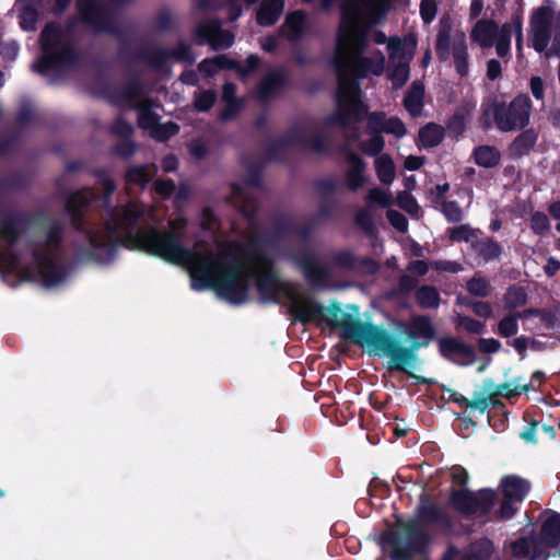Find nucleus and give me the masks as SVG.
<instances>
[{
    "label": "nucleus",
    "instance_id": "obj_1",
    "mask_svg": "<svg viewBox=\"0 0 560 560\" xmlns=\"http://www.w3.org/2000/svg\"><path fill=\"white\" fill-rule=\"evenodd\" d=\"M143 215V208L138 203H129L112 215V253L121 243L183 265L189 271L194 289H213L220 298L236 304L246 300L249 280L255 279L265 301H280L285 296L300 322L342 326L346 336L359 343L349 336L348 328L363 323L345 322L339 307L318 305L298 288L281 281L271 267L264 241L256 237L243 242L217 241L214 249L188 250L180 244V231L187 223L184 218L171 221L170 232L154 229L133 232V224Z\"/></svg>",
    "mask_w": 560,
    "mask_h": 560
},
{
    "label": "nucleus",
    "instance_id": "obj_2",
    "mask_svg": "<svg viewBox=\"0 0 560 560\" xmlns=\"http://www.w3.org/2000/svg\"><path fill=\"white\" fill-rule=\"evenodd\" d=\"M389 0H345L337 37L335 67L338 78L336 110L322 121V130L346 127L366 113L357 79L381 75L385 57L380 50L363 55L366 47L364 27L377 23L387 12Z\"/></svg>",
    "mask_w": 560,
    "mask_h": 560
},
{
    "label": "nucleus",
    "instance_id": "obj_3",
    "mask_svg": "<svg viewBox=\"0 0 560 560\" xmlns=\"http://www.w3.org/2000/svg\"><path fill=\"white\" fill-rule=\"evenodd\" d=\"M401 532L384 530L381 541L390 546L392 560H412L424 556L432 537L429 529L450 533L454 528L452 515L431 495L422 493L412 518L400 524Z\"/></svg>",
    "mask_w": 560,
    "mask_h": 560
},
{
    "label": "nucleus",
    "instance_id": "obj_4",
    "mask_svg": "<svg viewBox=\"0 0 560 560\" xmlns=\"http://www.w3.org/2000/svg\"><path fill=\"white\" fill-rule=\"evenodd\" d=\"M350 337L360 346L365 347L374 354H385L396 365L411 364L417 358V351L425 347L435 336V328L425 316L412 318L408 326L409 347H402L395 342L383 329L371 324H355L348 328Z\"/></svg>",
    "mask_w": 560,
    "mask_h": 560
},
{
    "label": "nucleus",
    "instance_id": "obj_5",
    "mask_svg": "<svg viewBox=\"0 0 560 560\" xmlns=\"http://www.w3.org/2000/svg\"><path fill=\"white\" fill-rule=\"evenodd\" d=\"M60 240V229L52 226L47 232L46 249H34L32 266L30 257L16 255L11 249L0 250V271L12 273L21 279L40 281L45 287H52L65 278L63 270L52 260L48 250Z\"/></svg>",
    "mask_w": 560,
    "mask_h": 560
},
{
    "label": "nucleus",
    "instance_id": "obj_6",
    "mask_svg": "<svg viewBox=\"0 0 560 560\" xmlns=\"http://www.w3.org/2000/svg\"><path fill=\"white\" fill-rule=\"evenodd\" d=\"M424 396L427 399L424 404L429 409L442 408L446 402L453 401L460 409H465L474 413V416H482L485 412H497L505 413V405L500 399L501 392H506V396L521 395L527 393L529 389H537L538 387H495L497 390L489 392L486 387L481 390H475L471 397H466L450 387H424ZM491 415L488 413L490 420Z\"/></svg>",
    "mask_w": 560,
    "mask_h": 560
},
{
    "label": "nucleus",
    "instance_id": "obj_7",
    "mask_svg": "<svg viewBox=\"0 0 560 560\" xmlns=\"http://www.w3.org/2000/svg\"><path fill=\"white\" fill-rule=\"evenodd\" d=\"M537 529L521 535L509 545L511 556L518 560H548L560 557V513L545 510L539 514Z\"/></svg>",
    "mask_w": 560,
    "mask_h": 560
},
{
    "label": "nucleus",
    "instance_id": "obj_8",
    "mask_svg": "<svg viewBox=\"0 0 560 560\" xmlns=\"http://www.w3.org/2000/svg\"><path fill=\"white\" fill-rule=\"evenodd\" d=\"M530 108V100L525 94L516 96L509 105L489 104L480 116V125L489 128L494 121L504 132L523 128L529 121Z\"/></svg>",
    "mask_w": 560,
    "mask_h": 560
},
{
    "label": "nucleus",
    "instance_id": "obj_9",
    "mask_svg": "<svg viewBox=\"0 0 560 560\" xmlns=\"http://www.w3.org/2000/svg\"><path fill=\"white\" fill-rule=\"evenodd\" d=\"M497 501V492L483 488L472 492L467 488L452 489L448 497L451 506L464 517H486L492 511Z\"/></svg>",
    "mask_w": 560,
    "mask_h": 560
},
{
    "label": "nucleus",
    "instance_id": "obj_10",
    "mask_svg": "<svg viewBox=\"0 0 560 560\" xmlns=\"http://www.w3.org/2000/svg\"><path fill=\"white\" fill-rule=\"evenodd\" d=\"M43 57L33 66L37 71L58 67L71 58V46L67 36L55 24L47 25L40 34Z\"/></svg>",
    "mask_w": 560,
    "mask_h": 560
},
{
    "label": "nucleus",
    "instance_id": "obj_11",
    "mask_svg": "<svg viewBox=\"0 0 560 560\" xmlns=\"http://www.w3.org/2000/svg\"><path fill=\"white\" fill-rule=\"evenodd\" d=\"M417 47L413 35L404 38L390 37L388 42L389 79L394 88H401L409 79V62Z\"/></svg>",
    "mask_w": 560,
    "mask_h": 560
},
{
    "label": "nucleus",
    "instance_id": "obj_12",
    "mask_svg": "<svg viewBox=\"0 0 560 560\" xmlns=\"http://www.w3.org/2000/svg\"><path fill=\"white\" fill-rule=\"evenodd\" d=\"M502 494V501L497 512L500 520H511L518 511V503H522L532 490V482L518 475H505L501 478L498 487Z\"/></svg>",
    "mask_w": 560,
    "mask_h": 560
},
{
    "label": "nucleus",
    "instance_id": "obj_13",
    "mask_svg": "<svg viewBox=\"0 0 560 560\" xmlns=\"http://www.w3.org/2000/svg\"><path fill=\"white\" fill-rule=\"evenodd\" d=\"M352 264L353 256L348 252L336 254L328 264H323L312 256H304L300 259L305 278L316 287L328 285L336 276V267L350 268Z\"/></svg>",
    "mask_w": 560,
    "mask_h": 560
},
{
    "label": "nucleus",
    "instance_id": "obj_14",
    "mask_svg": "<svg viewBox=\"0 0 560 560\" xmlns=\"http://www.w3.org/2000/svg\"><path fill=\"white\" fill-rule=\"evenodd\" d=\"M555 19L553 10L547 7H540L533 12L530 35L532 45L536 51L541 52L547 48Z\"/></svg>",
    "mask_w": 560,
    "mask_h": 560
},
{
    "label": "nucleus",
    "instance_id": "obj_15",
    "mask_svg": "<svg viewBox=\"0 0 560 560\" xmlns=\"http://www.w3.org/2000/svg\"><path fill=\"white\" fill-rule=\"evenodd\" d=\"M515 36L516 49L518 57L523 55V24L522 19L518 15L512 16V19L504 23L500 27V33L495 40V51L499 57L506 60L510 59V46L511 37Z\"/></svg>",
    "mask_w": 560,
    "mask_h": 560
},
{
    "label": "nucleus",
    "instance_id": "obj_16",
    "mask_svg": "<svg viewBox=\"0 0 560 560\" xmlns=\"http://www.w3.org/2000/svg\"><path fill=\"white\" fill-rule=\"evenodd\" d=\"M440 353L460 365H468L475 361L474 349L464 341L454 337H442L438 340Z\"/></svg>",
    "mask_w": 560,
    "mask_h": 560
},
{
    "label": "nucleus",
    "instance_id": "obj_17",
    "mask_svg": "<svg viewBox=\"0 0 560 560\" xmlns=\"http://www.w3.org/2000/svg\"><path fill=\"white\" fill-rule=\"evenodd\" d=\"M196 33L199 38L209 43L214 49L229 48L234 39L230 32L221 30L220 23L217 21L201 23Z\"/></svg>",
    "mask_w": 560,
    "mask_h": 560
},
{
    "label": "nucleus",
    "instance_id": "obj_18",
    "mask_svg": "<svg viewBox=\"0 0 560 560\" xmlns=\"http://www.w3.org/2000/svg\"><path fill=\"white\" fill-rule=\"evenodd\" d=\"M368 129L371 133H390L397 138L406 135V127L396 117H386L383 113H372L368 116Z\"/></svg>",
    "mask_w": 560,
    "mask_h": 560
},
{
    "label": "nucleus",
    "instance_id": "obj_19",
    "mask_svg": "<svg viewBox=\"0 0 560 560\" xmlns=\"http://www.w3.org/2000/svg\"><path fill=\"white\" fill-rule=\"evenodd\" d=\"M500 28L497 23L489 20H481L476 23L471 31V39L478 43L481 47L495 46L497 37Z\"/></svg>",
    "mask_w": 560,
    "mask_h": 560
},
{
    "label": "nucleus",
    "instance_id": "obj_20",
    "mask_svg": "<svg viewBox=\"0 0 560 560\" xmlns=\"http://www.w3.org/2000/svg\"><path fill=\"white\" fill-rule=\"evenodd\" d=\"M347 163H348V171L346 174L347 185L351 190H358L359 188H361L364 185V183L366 180V178L364 176V171H365L366 165L363 162V160L354 153H349L347 155Z\"/></svg>",
    "mask_w": 560,
    "mask_h": 560
},
{
    "label": "nucleus",
    "instance_id": "obj_21",
    "mask_svg": "<svg viewBox=\"0 0 560 560\" xmlns=\"http://www.w3.org/2000/svg\"><path fill=\"white\" fill-rule=\"evenodd\" d=\"M283 0H262L257 12V23L262 26L275 24L282 14Z\"/></svg>",
    "mask_w": 560,
    "mask_h": 560
},
{
    "label": "nucleus",
    "instance_id": "obj_22",
    "mask_svg": "<svg viewBox=\"0 0 560 560\" xmlns=\"http://www.w3.org/2000/svg\"><path fill=\"white\" fill-rule=\"evenodd\" d=\"M93 198V192L90 189H84L72 194L67 202V211L71 218L72 223L79 228V220L82 215V209L85 208L90 200Z\"/></svg>",
    "mask_w": 560,
    "mask_h": 560
},
{
    "label": "nucleus",
    "instance_id": "obj_23",
    "mask_svg": "<svg viewBox=\"0 0 560 560\" xmlns=\"http://www.w3.org/2000/svg\"><path fill=\"white\" fill-rule=\"evenodd\" d=\"M493 551V542L489 538L482 537L468 545L462 560H490Z\"/></svg>",
    "mask_w": 560,
    "mask_h": 560
},
{
    "label": "nucleus",
    "instance_id": "obj_24",
    "mask_svg": "<svg viewBox=\"0 0 560 560\" xmlns=\"http://www.w3.org/2000/svg\"><path fill=\"white\" fill-rule=\"evenodd\" d=\"M472 248L485 261L498 259L502 254V246L490 237L477 238Z\"/></svg>",
    "mask_w": 560,
    "mask_h": 560
},
{
    "label": "nucleus",
    "instance_id": "obj_25",
    "mask_svg": "<svg viewBox=\"0 0 560 560\" xmlns=\"http://www.w3.org/2000/svg\"><path fill=\"white\" fill-rule=\"evenodd\" d=\"M222 100L225 102V108L221 113V118L224 120L233 118L242 107V102L236 97V88L233 83L224 84Z\"/></svg>",
    "mask_w": 560,
    "mask_h": 560
},
{
    "label": "nucleus",
    "instance_id": "obj_26",
    "mask_svg": "<svg viewBox=\"0 0 560 560\" xmlns=\"http://www.w3.org/2000/svg\"><path fill=\"white\" fill-rule=\"evenodd\" d=\"M424 88L419 82H413L405 96V107L412 115H420L423 107Z\"/></svg>",
    "mask_w": 560,
    "mask_h": 560
},
{
    "label": "nucleus",
    "instance_id": "obj_27",
    "mask_svg": "<svg viewBox=\"0 0 560 560\" xmlns=\"http://www.w3.org/2000/svg\"><path fill=\"white\" fill-rule=\"evenodd\" d=\"M475 162L482 167H494L501 160L500 151L492 145H480L474 150Z\"/></svg>",
    "mask_w": 560,
    "mask_h": 560
},
{
    "label": "nucleus",
    "instance_id": "obj_28",
    "mask_svg": "<svg viewBox=\"0 0 560 560\" xmlns=\"http://www.w3.org/2000/svg\"><path fill=\"white\" fill-rule=\"evenodd\" d=\"M283 80L284 75L282 71L275 70L269 72L259 85L258 93L260 97L267 100L278 93Z\"/></svg>",
    "mask_w": 560,
    "mask_h": 560
},
{
    "label": "nucleus",
    "instance_id": "obj_29",
    "mask_svg": "<svg viewBox=\"0 0 560 560\" xmlns=\"http://www.w3.org/2000/svg\"><path fill=\"white\" fill-rule=\"evenodd\" d=\"M444 138V128L436 124H428L419 130V140L425 148L439 145Z\"/></svg>",
    "mask_w": 560,
    "mask_h": 560
},
{
    "label": "nucleus",
    "instance_id": "obj_30",
    "mask_svg": "<svg viewBox=\"0 0 560 560\" xmlns=\"http://www.w3.org/2000/svg\"><path fill=\"white\" fill-rule=\"evenodd\" d=\"M378 179L383 184H390L395 179V164L388 154H381L374 162Z\"/></svg>",
    "mask_w": 560,
    "mask_h": 560
},
{
    "label": "nucleus",
    "instance_id": "obj_31",
    "mask_svg": "<svg viewBox=\"0 0 560 560\" xmlns=\"http://www.w3.org/2000/svg\"><path fill=\"white\" fill-rule=\"evenodd\" d=\"M77 4L82 19L93 25L95 30H102L98 23L102 19V12L96 7L94 0H78Z\"/></svg>",
    "mask_w": 560,
    "mask_h": 560
},
{
    "label": "nucleus",
    "instance_id": "obj_32",
    "mask_svg": "<svg viewBox=\"0 0 560 560\" xmlns=\"http://www.w3.org/2000/svg\"><path fill=\"white\" fill-rule=\"evenodd\" d=\"M305 15L301 11L289 14L282 27L285 36L290 39L298 38L304 28Z\"/></svg>",
    "mask_w": 560,
    "mask_h": 560
},
{
    "label": "nucleus",
    "instance_id": "obj_33",
    "mask_svg": "<svg viewBox=\"0 0 560 560\" xmlns=\"http://www.w3.org/2000/svg\"><path fill=\"white\" fill-rule=\"evenodd\" d=\"M466 289L468 292L478 298H487L492 291V285L486 277L480 273H476L466 282Z\"/></svg>",
    "mask_w": 560,
    "mask_h": 560
},
{
    "label": "nucleus",
    "instance_id": "obj_34",
    "mask_svg": "<svg viewBox=\"0 0 560 560\" xmlns=\"http://www.w3.org/2000/svg\"><path fill=\"white\" fill-rule=\"evenodd\" d=\"M152 104L149 101H142L139 104V115H138V121L139 126L147 130L150 135L155 129L156 125L159 124L158 117L151 110Z\"/></svg>",
    "mask_w": 560,
    "mask_h": 560
},
{
    "label": "nucleus",
    "instance_id": "obj_35",
    "mask_svg": "<svg viewBox=\"0 0 560 560\" xmlns=\"http://www.w3.org/2000/svg\"><path fill=\"white\" fill-rule=\"evenodd\" d=\"M25 0H18L20 8V24L24 31H35L38 13L34 7L24 2Z\"/></svg>",
    "mask_w": 560,
    "mask_h": 560
},
{
    "label": "nucleus",
    "instance_id": "obj_36",
    "mask_svg": "<svg viewBox=\"0 0 560 560\" xmlns=\"http://www.w3.org/2000/svg\"><path fill=\"white\" fill-rule=\"evenodd\" d=\"M527 302V293L521 287H511L504 294V307L509 311L525 305Z\"/></svg>",
    "mask_w": 560,
    "mask_h": 560
},
{
    "label": "nucleus",
    "instance_id": "obj_37",
    "mask_svg": "<svg viewBox=\"0 0 560 560\" xmlns=\"http://www.w3.org/2000/svg\"><path fill=\"white\" fill-rule=\"evenodd\" d=\"M418 303L425 308H435L440 304V294L433 287H422L417 293Z\"/></svg>",
    "mask_w": 560,
    "mask_h": 560
},
{
    "label": "nucleus",
    "instance_id": "obj_38",
    "mask_svg": "<svg viewBox=\"0 0 560 560\" xmlns=\"http://www.w3.org/2000/svg\"><path fill=\"white\" fill-rule=\"evenodd\" d=\"M453 56L458 73L465 75L468 72V61L464 35H460L458 43L454 45Z\"/></svg>",
    "mask_w": 560,
    "mask_h": 560
},
{
    "label": "nucleus",
    "instance_id": "obj_39",
    "mask_svg": "<svg viewBox=\"0 0 560 560\" xmlns=\"http://www.w3.org/2000/svg\"><path fill=\"white\" fill-rule=\"evenodd\" d=\"M480 234L479 230H475L469 225L463 224L448 231L450 238L454 242L475 243Z\"/></svg>",
    "mask_w": 560,
    "mask_h": 560
},
{
    "label": "nucleus",
    "instance_id": "obj_40",
    "mask_svg": "<svg viewBox=\"0 0 560 560\" xmlns=\"http://www.w3.org/2000/svg\"><path fill=\"white\" fill-rule=\"evenodd\" d=\"M232 67H234V62L230 61L225 56H218L203 60L199 65V70L207 75H212L218 69Z\"/></svg>",
    "mask_w": 560,
    "mask_h": 560
},
{
    "label": "nucleus",
    "instance_id": "obj_41",
    "mask_svg": "<svg viewBox=\"0 0 560 560\" xmlns=\"http://www.w3.org/2000/svg\"><path fill=\"white\" fill-rule=\"evenodd\" d=\"M453 323L457 328H463L469 334H481L485 329L483 323L462 314H456L453 317Z\"/></svg>",
    "mask_w": 560,
    "mask_h": 560
},
{
    "label": "nucleus",
    "instance_id": "obj_42",
    "mask_svg": "<svg viewBox=\"0 0 560 560\" xmlns=\"http://www.w3.org/2000/svg\"><path fill=\"white\" fill-rule=\"evenodd\" d=\"M535 142H536V135L533 131L527 130V131L521 133L513 141V143L511 144V150L515 154L521 155V154L527 152L530 148H533Z\"/></svg>",
    "mask_w": 560,
    "mask_h": 560
},
{
    "label": "nucleus",
    "instance_id": "obj_43",
    "mask_svg": "<svg viewBox=\"0 0 560 560\" xmlns=\"http://www.w3.org/2000/svg\"><path fill=\"white\" fill-rule=\"evenodd\" d=\"M522 317L521 313L510 314L503 317L498 325L499 334L503 337H511L517 332V319Z\"/></svg>",
    "mask_w": 560,
    "mask_h": 560
},
{
    "label": "nucleus",
    "instance_id": "obj_44",
    "mask_svg": "<svg viewBox=\"0 0 560 560\" xmlns=\"http://www.w3.org/2000/svg\"><path fill=\"white\" fill-rule=\"evenodd\" d=\"M366 199L371 205H377L383 208H387L393 203L392 194L381 188L371 189L368 194Z\"/></svg>",
    "mask_w": 560,
    "mask_h": 560
},
{
    "label": "nucleus",
    "instance_id": "obj_45",
    "mask_svg": "<svg viewBox=\"0 0 560 560\" xmlns=\"http://www.w3.org/2000/svg\"><path fill=\"white\" fill-rule=\"evenodd\" d=\"M153 176V171L149 166H138L132 167L127 173V178L129 182L144 185L147 184Z\"/></svg>",
    "mask_w": 560,
    "mask_h": 560
},
{
    "label": "nucleus",
    "instance_id": "obj_46",
    "mask_svg": "<svg viewBox=\"0 0 560 560\" xmlns=\"http://www.w3.org/2000/svg\"><path fill=\"white\" fill-rule=\"evenodd\" d=\"M384 139L380 133H372L371 138L361 142V150L369 155H377L384 148Z\"/></svg>",
    "mask_w": 560,
    "mask_h": 560
},
{
    "label": "nucleus",
    "instance_id": "obj_47",
    "mask_svg": "<svg viewBox=\"0 0 560 560\" xmlns=\"http://www.w3.org/2000/svg\"><path fill=\"white\" fill-rule=\"evenodd\" d=\"M524 420L527 422L522 432L520 433V438L528 443H537L535 433L540 428V424L537 420L529 418V415L524 413Z\"/></svg>",
    "mask_w": 560,
    "mask_h": 560
},
{
    "label": "nucleus",
    "instance_id": "obj_48",
    "mask_svg": "<svg viewBox=\"0 0 560 560\" xmlns=\"http://www.w3.org/2000/svg\"><path fill=\"white\" fill-rule=\"evenodd\" d=\"M178 131V126L173 122H166V124H158L155 129L151 132V136L159 140L164 141L168 139L170 137L176 135Z\"/></svg>",
    "mask_w": 560,
    "mask_h": 560
},
{
    "label": "nucleus",
    "instance_id": "obj_49",
    "mask_svg": "<svg viewBox=\"0 0 560 560\" xmlns=\"http://www.w3.org/2000/svg\"><path fill=\"white\" fill-rule=\"evenodd\" d=\"M398 206L409 212L410 214H417L419 211V206L416 199L408 192L402 191L397 197Z\"/></svg>",
    "mask_w": 560,
    "mask_h": 560
},
{
    "label": "nucleus",
    "instance_id": "obj_50",
    "mask_svg": "<svg viewBox=\"0 0 560 560\" xmlns=\"http://www.w3.org/2000/svg\"><path fill=\"white\" fill-rule=\"evenodd\" d=\"M530 226L537 234L547 232L550 228L548 217L542 212H536L530 218Z\"/></svg>",
    "mask_w": 560,
    "mask_h": 560
},
{
    "label": "nucleus",
    "instance_id": "obj_51",
    "mask_svg": "<svg viewBox=\"0 0 560 560\" xmlns=\"http://www.w3.org/2000/svg\"><path fill=\"white\" fill-rule=\"evenodd\" d=\"M215 101V93L212 91H205L196 95L195 106L199 110H208Z\"/></svg>",
    "mask_w": 560,
    "mask_h": 560
},
{
    "label": "nucleus",
    "instance_id": "obj_52",
    "mask_svg": "<svg viewBox=\"0 0 560 560\" xmlns=\"http://www.w3.org/2000/svg\"><path fill=\"white\" fill-rule=\"evenodd\" d=\"M420 13L424 22H431L436 14L435 0H422L420 4Z\"/></svg>",
    "mask_w": 560,
    "mask_h": 560
},
{
    "label": "nucleus",
    "instance_id": "obj_53",
    "mask_svg": "<svg viewBox=\"0 0 560 560\" xmlns=\"http://www.w3.org/2000/svg\"><path fill=\"white\" fill-rule=\"evenodd\" d=\"M200 226L203 230H209L211 232H214L218 229V226H219L218 220L211 210L205 209L202 211V214L200 218Z\"/></svg>",
    "mask_w": 560,
    "mask_h": 560
},
{
    "label": "nucleus",
    "instance_id": "obj_54",
    "mask_svg": "<svg viewBox=\"0 0 560 560\" xmlns=\"http://www.w3.org/2000/svg\"><path fill=\"white\" fill-rule=\"evenodd\" d=\"M387 218L389 222L393 224L394 228H396L399 232H406L408 228L407 219L395 210H388L387 211Z\"/></svg>",
    "mask_w": 560,
    "mask_h": 560
},
{
    "label": "nucleus",
    "instance_id": "obj_55",
    "mask_svg": "<svg viewBox=\"0 0 560 560\" xmlns=\"http://www.w3.org/2000/svg\"><path fill=\"white\" fill-rule=\"evenodd\" d=\"M468 305L479 317L490 318L493 314L491 305L487 302L476 301L468 303Z\"/></svg>",
    "mask_w": 560,
    "mask_h": 560
},
{
    "label": "nucleus",
    "instance_id": "obj_56",
    "mask_svg": "<svg viewBox=\"0 0 560 560\" xmlns=\"http://www.w3.org/2000/svg\"><path fill=\"white\" fill-rule=\"evenodd\" d=\"M443 212L445 217L453 222H457L462 219V210L454 201H448L443 203Z\"/></svg>",
    "mask_w": 560,
    "mask_h": 560
},
{
    "label": "nucleus",
    "instance_id": "obj_57",
    "mask_svg": "<svg viewBox=\"0 0 560 560\" xmlns=\"http://www.w3.org/2000/svg\"><path fill=\"white\" fill-rule=\"evenodd\" d=\"M468 479H469L468 472L464 467L455 466L453 468V470H452L453 483H455L462 488H466V486L468 483Z\"/></svg>",
    "mask_w": 560,
    "mask_h": 560
},
{
    "label": "nucleus",
    "instance_id": "obj_58",
    "mask_svg": "<svg viewBox=\"0 0 560 560\" xmlns=\"http://www.w3.org/2000/svg\"><path fill=\"white\" fill-rule=\"evenodd\" d=\"M355 222L362 229L369 231L372 228V217L368 209H362L357 212Z\"/></svg>",
    "mask_w": 560,
    "mask_h": 560
},
{
    "label": "nucleus",
    "instance_id": "obj_59",
    "mask_svg": "<svg viewBox=\"0 0 560 560\" xmlns=\"http://www.w3.org/2000/svg\"><path fill=\"white\" fill-rule=\"evenodd\" d=\"M530 91L536 100L541 101L544 98L545 85L539 77L530 79Z\"/></svg>",
    "mask_w": 560,
    "mask_h": 560
},
{
    "label": "nucleus",
    "instance_id": "obj_60",
    "mask_svg": "<svg viewBox=\"0 0 560 560\" xmlns=\"http://www.w3.org/2000/svg\"><path fill=\"white\" fill-rule=\"evenodd\" d=\"M479 349L482 352H497L500 349V342L497 339L493 338H481L479 339Z\"/></svg>",
    "mask_w": 560,
    "mask_h": 560
},
{
    "label": "nucleus",
    "instance_id": "obj_61",
    "mask_svg": "<svg viewBox=\"0 0 560 560\" xmlns=\"http://www.w3.org/2000/svg\"><path fill=\"white\" fill-rule=\"evenodd\" d=\"M173 54H174L175 58H177L178 60L188 61V62H192L195 60L194 56L190 54L189 47L184 43L179 44L175 48Z\"/></svg>",
    "mask_w": 560,
    "mask_h": 560
},
{
    "label": "nucleus",
    "instance_id": "obj_62",
    "mask_svg": "<svg viewBox=\"0 0 560 560\" xmlns=\"http://www.w3.org/2000/svg\"><path fill=\"white\" fill-rule=\"evenodd\" d=\"M501 63L497 59H490L487 63V77L489 80H495L501 75Z\"/></svg>",
    "mask_w": 560,
    "mask_h": 560
},
{
    "label": "nucleus",
    "instance_id": "obj_63",
    "mask_svg": "<svg viewBox=\"0 0 560 560\" xmlns=\"http://www.w3.org/2000/svg\"><path fill=\"white\" fill-rule=\"evenodd\" d=\"M433 266L438 270H444L453 273L458 272L463 269L459 264L450 260L435 261Z\"/></svg>",
    "mask_w": 560,
    "mask_h": 560
},
{
    "label": "nucleus",
    "instance_id": "obj_64",
    "mask_svg": "<svg viewBox=\"0 0 560 560\" xmlns=\"http://www.w3.org/2000/svg\"><path fill=\"white\" fill-rule=\"evenodd\" d=\"M113 131L122 138H127L132 132V127L130 124L126 122L125 120L118 119L113 125Z\"/></svg>",
    "mask_w": 560,
    "mask_h": 560
}]
</instances>
